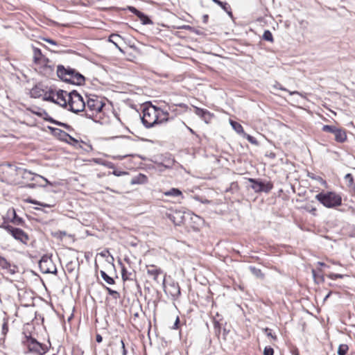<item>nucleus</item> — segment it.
Returning a JSON list of instances; mask_svg holds the SVG:
<instances>
[{"mask_svg":"<svg viewBox=\"0 0 355 355\" xmlns=\"http://www.w3.org/2000/svg\"><path fill=\"white\" fill-rule=\"evenodd\" d=\"M120 343H121V349L122 350V355H126L128 352L125 347V343H124L123 340H121Z\"/></svg>","mask_w":355,"mask_h":355,"instance_id":"09e8293b","label":"nucleus"},{"mask_svg":"<svg viewBox=\"0 0 355 355\" xmlns=\"http://www.w3.org/2000/svg\"><path fill=\"white\" fill-rule=\"evenodd\" d=\"M263 39L266 41L272 42L273 37L271 32L268 30H266L263 34Z\"/></svg>","mask_w":355,"mask_h":355,"instance_id":"72a5a7b5","label":"nucleus"},{"mask_svg":"<svg viewBox=\"0 0 355 355\" xmlns=\"http://www.w3.org/2000/svg\"><path fill=\"white\" fill-rule=\"evenodd\" d=\"M44 40L51 44L57 45V42L55 40L49 38H44Z\"/></svg>","mask_w":355,"mask_h":355,"instance_id":"4d7b16f0","label":"nucleus"},{"mask_svg":"<svg viewBox=\"0 0 355 355\" xmlns=\"http://www.w3.org/2000/svg\"><path fill=\"white\" fill-rule=\"evenodd\" d=\"M68 101V110L73 113L83 112L85 108V101L82 96L76 91L70 92Z\"/></svg>","mask_w":355,"mask_h":355,"instance_id":"39448f33","label":"nucleus"},{"mask_svg":"<svg viewBox=\"0 0 355 355\" xmlns=\"http://www.w3.org/2000/svg\"><path fill=\"white\" fill-rule=\"evenodd\" d=\"M33 61L35 64H41L50 62L49 60L44 55L41 50L36 47H33Z\"/></svg>","mask_w":355,"mask_h":355,"instance_id":"4468645a","label":"nucleus"},{"mask_svg":"<svg viewBox=\"0 0 355 355\" xmlns=\"http://www.w3.org/2000/svg\"><path fill=\"white\" fill-rule=\"evenodd\" d=\"M67 270H68V271H69V272H71L73 271V269H71V268H69L67 267Z\"/></svg>","mask_w":355,"mask_h":355,"instance_id":"338daca9","label":"nucleus"},{"mask_svg":"<svg viewBox=\"0 0 355 355\" xmlns=\"http://www.w3.org/2000/svg\"><path fill=\"white\" fill-rule=\"evenodd\" d=\"M44 121H48L51 123L55 124L58 125V123H59L60 121L53 119L51 116H48L47 118H44Z\"/></svg>","mask_w":355,"mask_h":355,"instance_id":"c03bdc74","label":"nucleus"},{"mask_svg":"<svg viewBox=\"0 0 355 355\" xmlns=\"http://www.w3.org/2000/svg\"><path fill=\"white\" fill-rule=\"evenodd\" d=\"M195 114L200 117L206 123H209L212 119L214 114L207 110L194 107Z\"/></svg>","mask_w":355,"mask_h":355,"instance_id":"2eb2a0df","label":"nucleus"},{"mask_svg":"<svg viewBox=\"0 0 355 355\" xmlns=\"http://www.w3.org/2000/svg\"><path fill=\"white\" fill-rule=\"evenodd\" d=\"M49 63V62H46V64H41V72L46 76H50L54 71L53 67Z\"/></svg>","mask_w":355,"mask_h":355,"instance_id":"4be33fe9","label":"nucleus"},{"mask_svg":"<svg viewBox=\"0 0 355 355\" xmlns=\"http://www.w3.org/2000/svg\"><path fill=\"white\" fill-rule=\"evenodd\" d=\"M15 171L17 172H19V173H20L21 175V178L23 179L31 180V181H34L36 180L37 176H35V173H32L31 171H30L27 169L15 166Z\"/></svg>","mask_w":355,"mask_h":355,"instance_id":"f3484780","label":"nucleus"},{"mask_svg":"<svg viewBox=\"0 0 355 355\" xmlns=\"http://www.w3.org/2000/svg\"><path fill=\"white\" fill-rule=\"evenodd\" d=\"M345 275H340V274H336V273H330L327 275V277L331 279H342L344 277Z\"/></svg>","mask_w":355,"mask_h":355,"instance_id":"c9c22d12","label":"nucleus"},{"mask_svg":"<svg viewBox=\"0 0 355 355\" xmlns=\"http://www.w3.org/2000/svg\"><path fill=\"white\" fill-rule=\"evenodd\" d=\"M179 323H180V319H179V317H177L176 318V320L175 321V323L173 324V329H178L179 327Z\"/></svg>","mask_w":355,"mask_h":355,"instance_id":"603ef678","label":"nucleus"},{"mask_svg":"<svg viewBox=\"0 0 355 355\" xmlns=\"http://www.w3.org/2000/svg\"><path fill=\"white\" fill-rule=\"evenodd\" d=\"M70 92L64 90H59L56 93V103L63 107H68V101Z\"/></svg>","mask_w":355,"mask_h":355,"instance_id":"9b49d317","label":"nucleus"},{"mask_svg":"<svg viewBox=\"0 0 355 355\" xmlns=\"http://www.w3.org/2000/svg\"><path fill=\"white\" fill-rule=\"evenodd\" d=\"M142 113L141 122L146 128H151L168 121V112L151 103H146L143 105Z\"/></svg>","mask_w":355,"mask_h":355,"instance_id":"f257e3e1","label":"nucleus"},{"mask_svg":"<svg viewBox=\"0 0 355 355\" xmlns=\"http://www.w3.org/2000/svg\"><path fill=\"white\" fill-rule=\"evenodd\" d=\"M121 276L123 281L133 279V274L131 272H128L123 265L121 268Z\"/></svg>","mask_w":355,"mask_h":355,"instance_id":"a878e982","label":"nucleus"},{"mask_svg":"<svg viewBox=\"0 0 355 355\" xmlns=\"http://www.w3.org/2000/svg\"><path fill=\"white\" fill-rule=\"evenodd\" d=\"M331 293H329L327 296L325 297L324 300H326L327 298H328L330 295Z\"/></svg>","mask_w":355,"mask_h":355,"instance_id":"774afa93","label":"nucleus"},{"mask_svg":"<svg viewBox=\"0 0 355 355\" xmlns=\"http://www.w3.org/2000/svg\"><path fill=\"white\" fill-rule=\"evenodd\" d=\"M312 275H313L315 282H317V278L318 277V275L316 274V271L314 269L312 270Z\"/></svg>","mask_w":355,"mask_h":355,"instance_id":"052dcab7","label":"nucleus"},{"mask_svg":"<svg viewBox=\"0 0 355 355\" xmlns=\"http://www.w3.org/2000/svg\"><path fill=\"white\" fill-rule=\"evenodd\" d=\"M243 137L250 142L252 144H254V145H256V146H258L259 145V142L256 139V138H254V137L244 132L243 134Z\"/></svg>","mask_w":355,"mask_h":355,"instance_id":"2f4dec72","label":"nucleus"},{"mask_svg":"<svg viewBox=\"0 0 355 355\" xmlns=\"http://www.w3.org/2000/svg\"><path fill=\"white\" fill-rule=\"evenodd\" d=\"M209 16L208 15H204L202 17V21L205 24H207L208 21Z\"/></svg>","mask_w":355,"mask_h":355,"instance_id":"680f3d73","label":"nucleus"},{"mask_svg":"<svg viewBox=\"0 0 355 355\" xmlns=\"http://www.w3.org/2000/svg\"><path fill=\"white\" fill-rule=\"evenodd\" d=\"M0 268L2 270H6L7 272L10 275H15L18 270L17 266L11 264L4 257L0 256Z\"/></svg>","mask_w":355,"mask_h":355,"instance_id":"f8f14e48","label":"nucleus"},{"mask_svg":"<svg viewBox=\"0 0 355 355\" xmlns=\"http://www.w3.org/2000/svg\"><path fill=\"white\" fill-rule=\"evenodd\" d=\"M108 294L112 295L114 299L119 297V293L116 291H114L109 287H105Z\"/></svg>","mask_w":355,"mask_h":355,"instance_id":"f704fd0d","label":"nucleus"},{"mask_svg":"<svg viewBox=\"0 0 355 355\" xmlns=\"http://www.w3.org/2000/svg\"><path fill=\"white\" fill-rule=\"evenodd\" d=\"M66 235H67V233H66V232H64V231H58L54 234L55 236L60 238L61 239L63 238V236H64Z\"/></svg>","mask_w":355,"mask_h":355,"instance_id":"a18cd8bd","label":"nucleus"},{"mask_svg":"<svg viewBox=\"0 0 355 355\" xmlns=\"http://www.w3.org/2000/svg\"><path fill=\"white\" fill-rule=\"evenodd\" d=\"M39 267L42 273H51L56 275L57 268L52 261L51 256L44 254L39 261Z\"/></svg>","mask_w":355,"mask_h":355,"instance_id":"423d86ee","label":"nucleus"},{"mask_svg":"<svg viewBox=\"0 0 355 355\" xmlns=\"http://www.w3.org/2000/svg\"><path fill=\"white\" fill-rule=\"evenodd\" d=\"M164 195L165 196L180 197L181 198H183L182 191L177 188H171L168 191H165Z\"/></svg>","mask_w":355,"mask_h":355,"instance_id":"412c9836","label":"nucleus"},{"mask_svg":"<svg viewBox=\"0 0 355 355\" xmlns=\"http://www.w3.org/2000/svg\"><path fill=\"white\" fill-rule=\"evenodd\" d=\"M147 268L148 275L151 277L155 282L159 283V276L163 274V270L155 265L147 266Z\"/></svg>","mask_w":355,"mask_h":355,"instance_id":"ddd939ff","label":"nucleus"},{"mask_svg":"<svg viewBox=\"0 0 355 355\" xmlns=\"http://www.w3.org/2000/svg\"><path fill=\"white\" fill-rule=\"evenodd\" d=\"M274 87L277 89H281V90H283V91H286V92H288V90L283 87L279 83H277L274 85Z\"/></svg>","mask_w":355,"mask_h":355,"instance_id":"5fc2aeb1","label":"nucleus"},{"mask_svg":"<svg viewBox=\"0 0 355 355\" xmlns=\"http://www.w3.org/2000/svg\"><path fill=\"white\" fill-rule=\"evenodd\" d=\"M263 354L264 355H273L274 349L271 347L267 346L264 348Z\"/></svg>","mask_w":355,"mask_h":355,"instance_id":"e433bc0d","label":"nucleus"},{"mask_svg":"<svg viewBox=\"0 0 355 355\" xmlns=\"http://www.w3.org/2000/svg\"><path fill=\"white\" fill-rule=\"evenodd\" d=\"M57 75L63 81L76 85H83L85 82V76L80 73L71 67L65 68L61 64L57 67Z\"/></svg>","mask_w":355,"mask_h":355,"instance_id":"f03ea898","label":"nucleus"},{"mask_svg":"<svg viewBox=\"0 0 355 355\" xmlns=\"http://www.w3.org/2000/svg\"><path fill=\"white\" fill-rule=\"evenodd\" d=\"M345 180L348 187L355 193V182L351 173H347L345 176Z\"/></svg>","mask_w":355,"mask_h":355,"instance_id":"b1692460","label":"nucleus"},{"mask_svg":"<svg viewBox=\"0 0 355 355\" xmlns=\"http://www.w3.org/2000/svg\"><path fill=\"white\" fill-rule=\"evenodd\" d=\"M168 290L169 294L174 299L178 298L181 294L180 286L177 282H172L170 284Z\"/></svg>","mask_w":355,"mask_h":355,"instance_id":"6ab92c4d","label":"nucleus"},{"mask_svg":"<svg viewBox=\"0 0 355 355\" xmlns=\"http://www.w3.org/2000/svg\"><path fill=\"white\" fill-rule=\"evenodd\" d=\"M35 176H37V178H39L40 179H42L44 182H45V184H41V187H46V186L47 184H49V185H52V183L51 182H49L46 178L40 175H38V174H35Z\"/></svg>","mask_w":355,"mask_h":355,"instance_id":"ea45409f","label":"nucleus"},{"mask_svg":"<svg viewBox=\"0 0 355 355\" xmlns=\"http://www.w3.org/2000/svg\"><path fill=\"white\" fill-rule=\"evenodd\" d=\"M248 181L252 183L251 188L256 193H268L273 187V184L270 182H264L259 179L254 178H249Z\"/></svg>","mask_w":355,"mask_h":355,"instance_id":"1a4fd4ad","label":"nucleus"},{"mask_svg":"<svg viewBox=\"0 0 355 355\" xmlns=\"http://www.w3.org/2000/svg\"><path fill=\"white\" fill-rule=\"evenodd\" d=\"M30 202H31L32 204H34V205H42V206H43V207H49V205H44V204H42V203H40V202H37V201H36V200H31Z\"/></svg>","mask_w":355,"mask_h":355,"instance_id":"13d9d810","label":"nucleus"},{"mask_svg":"<svg viewBox=\"0 0 355 355\" xmlns=\"http://www.w3.org/2000/svg\"><path fill=\"white\" fill-rule=\"evenodd\" d=\"M230 125H232V128L239 134H243V126L238 122L230 120Z\"/></svg>","mask_w":355,"mask_h":355,"instance_id":"cd10ccee","label":"nucleus"},{"mask_svg":"<svg viewBox=\"0 0 355 355\" xmlns=\"http://www.w3.org/2000/svg\"><path fill=\"white\" fill-rule=\"evenodd\" d=\"M101 277L105 280L108 284L112 285L115 283L114 279L110 277L105 271L101 270L100 272Z\"/></svg>","mask_w":355,"mask_h":355,"instance_id":"c756f323","label":"nucleus"},{"mask_svg":"<svg viewBox=\"0 0 355 355\" xmlns=\"http://www.w3.org/2000/svg\"><path fill=\"white\" fill-rule=\"evenodd\" d=\"M45 94V91L40 85H36L30 91V95L32 98H40Z\"/></svg>","mask_w":355,"mask_h":355,"instance_id":"aec40b11","label":"nucleus"},{"mask_svg":"<svg viewBox=\"0 0 355 355\" xmlns=\"http://www.w3.org/2000/svg\"><path fill=\"white\" fill-rule=\"evenodd\" d=\"M289 94H290V95L299 94V92L297 91H294V92H289Z\"/></svg>","mask_w":355,"mask_h":355,"instance_id":"69168bd1","label":"nucleus"},{"mask_svg":"<svg viewBox=\"0 0 355 355\" xmlns=\"http://www.w3.org/2000/svg\"><path fill=\"white\" fill-rule=\"evenodd\" d=\"M324 278L322 275H318V277L317 278V282H315L317 284H320V282H324Z\"/></svg>","mask_w":355,"mask_h":355,"instance_id":"864d4df0","label":"nucleus"},{"mask_svg":"<svg viewBox=\"0 0 355 355\" xmlns=\"http://www.w3.org/2000/svg\"><path fill=\"white\" fill-rule=\"evenodd\" d=\"M35 187H36L35 184H28L27 185V187L31 188V189H34V188H35Z\"/></svg>","mask_w":355,"mask_h":355,"instance_id":"0e129e2a","label":"nucleus"},{"mask_svg":"<svg viewBox=\"0 0 355 355\" xmlns=\"http://www.w3.org/2000/svg\"><path fill=\"white\" fill-rule=\"evenodd\" d=\"M121 40L120 35L117 34H112L108 39L110 42H112L120 51H123L120 46L118 45V42Z\"/></svg>","mask_w":355,"mask_h":355,"instance_id":"393cba45","label":"nucleus"},{"mask_svg":"<svg viewBox=\"0 0 355 355\" xmlns=\"http://www.w3.org/2000/svg\"><path fill=\"white\" fill-rule=\"evenodd\" d=\"M322 130L323 132L333 134L337 142L343 143L347 139L346 132L343 128L334 125H324Z\"/></svg>","mask_w":355,"mask_h":355,"instance_id":"6e6552de","label":"nucleus"},{"mask_svg":"<svg viewBox=\"0 0 355 355\" xmlns=\"http://www.w3.org/2000/svg\"><path fill=\"white\" fill-rule=\"evenodd\" d=\"M104 106L105 103L98 97L95 96L92 97H87L83 116L96 121V120L95 118L97 117V115L103 111Z\"/></svg>","mask_w":355,"mask_h":355,"instance_id":"7ed1b4c3","label":"nucleus"},{"mask_svg":"<svg viewBox=\"0 0 355 355\" xmlns=\"http://www.w3.org/2000/svg\"><path fill=\"white\" fill-rule=\"evenodd\" d=\"M69 139L70 141H69L70 143L71 141H73L74 143V144H76L78 143V141L77 139H76L75 138H73V137H71V135H69V136L67 137V139Z\"/></svg>","mask_w":355,"mask_h":355,"instance_id":"6e6d98bb","label":"nucleus"},{"mask_svg":"<svg viewBox=\"0 0 355 355\" xmlns=\"http://www.w3.org/2000/svg\"><path fill=\"white\" fill-rule=\"evenodd\" d=\"M214 329H215V332L216 334H220V324L218 321H214Z\"/></svg>","mask_w":355,"mask_h":355,"instance_id":"a19ab883","label":"nucleus"},{"mask_svg":"<svg viewBox=\"0 0 355 355\" xmlns=\"http://www.w3.org/2000/svg\"><path fill=\"white\" fill-rule=\"evenodd\" d=\"M315 199L327 208H334L341 205L340 195L334 191H322L315 196Z\"/></svg>","mask_w":355,"mask_h":355,"instance_id":"20e7f679","label":"nucleus"},{"mask_svg":"<svg viewBox=\"0 0 355 355\" xmlns=\"http://www.w3.org/2000/svg\"><path fill=\"white\" fill-rule=\"evenodd\" d=\"M168 217L175 225H180L184 223V216L180 211H175L172 214H170Z\"/></svg>","mask_w":355,"mask_h":355,"instance_id":"a211bd4d","label":"nucleus"},{"mask_svg":"<svg viewBox=\"0 0 355 355\" xmlns=\"http://www.w3.org/2000/svg\"><path fill=\"white\" fill-rule=\"evenodd\" d=\"M13 217L11 218L10 222L16 225H23L24 221V220L19 217L15 210L12 211Z\"/></svg>","mask_w":355,"mask_h":355,"instance_id":"c85d7f7f","label":"nucleus"},{"mask_svg":"<svg viewBox=\"0 0 355 355\" xmlns=\"http://www.w3.org/2000/svg\"><path fill=\"white\" fill-rule=\"evenodd\" d=\"M349 349L348 345L345 344H341L338 346L337 353L338 355H346Z\"/></svg>","mask_w":355,"mask_h":355,"instance_id":"7c9ffc66","label":"nucleus"},{"mask_svg":"<svg viewBox=\"0 0 355 355\" xmlns=\"http://www.w3.org/2000/svg\"><path fill=\"white\" fill-rule=\"evenodd\" d=\"M250 270L252 272V273L255 276L259 277H263V275L260 269L257 268L254 266H250Z\"/></svg>","mask_w":355,"mask_h":355,"instance_id":"473e14b6","label":"nucleus"},{"mask_svg":"<svg viewBox=\"0 0 355 355\" xmlns=\"http://www.w3.org/2000/svg\"><path fill=\"white\" fill-rule=\"evenodd\" d=\"M26 343L30 352L37 354L38 355H43L46 351V347L44 345L39 343L35 338L31 336H26Z\"/></svg>","mask_w":355,"mask_h":355,"instance_id":"9d476101","label":"nucleus"},{"mask_svg":"<svg viewBox=\"0 0 355 355\" xmlns=\"http://www.w3.org/2000/svg\"><path fill=\"white\" fill-rule=\"evenodd\" d=\"M140 21H141V24L144 25H148V24H153V21L144 13L140 12V14L137 17Z\"/></svg>","mask_w":355,"mask_h":355,"instance_id":"bb28decb","label":"nucleus"},{"mask_svg":"<svg viewBox=\"0 0 355 355\" xmlns=\"http://www.w3.org/2000/svg\"><path fill=\"white\" fill-rule=\"evenodd\" d=\"M8 331V322L6 321H4V322L2 325V334L3 335H6Z\"/></svg>","mask_w":355,"mask_h":355,"instance_id":"de8ad7c7","label":"nucleus"},{"mask_svg":"<svg viewBox=\"0 0 355 355\" xmlns=\"http://www.w3.org/2000/svg\"><path fill=\"white\" fill-rule=\"evenodd\" d=\"M48 128L51 131V132L55 137H57L59 139L63 141H66L69 144L70 142L67 140V137L69 136V134L66 132L62 130L61 129L53 128L51 126H48Z\"/></svg>","mask_w":355,"mask_h":355,"instance_id":"dca6fc26","label":"nucleus"},{"mask_svg":"<svg viewBox=\"0 0 355 355\" xmlns=\"http://www.w3.org/2000/svg\"><path fill=\"white\" fill-rule=\"evenodd\" d=\"M128 10H130L132 13L135 14L137 17L140 14L141 11L137 10L136 8L133 6H128Z\"/></svg>","mask_w":355,"mask_h":355,"instance_id":"79ce46f5","label":"nucleus"},{"mask_svg":"<svg viewBox=\"0 0 355 355\" xmlns=\"http://www.w3.org/2000/svg\"><path fill=\"white\" fill-rule=\"evenodd\" d=\"M58 125L63 127V128H64L65 129H67L69 131H71V130H73V128H72V127L71 125H69L67 123H62V122H60V121L59 122V123H58Z\"/></svg>","mask_w":355,"mask_h":355,"instance_id":"37998d69","label":"nucleus"},{"mask_svg":"<svg viewBox=\"0 0 355 355\" xmlns=\"http://www.w3.org/2000/svg\"><path fill=\"white\" fill-rule=\"evenodd\" d=\"M317 264H318V265H319V266H322V267H327V268H328V267H329L326 263H323V262H321V261H318V262L317 263Z\"/></svg>","mask_w":355,"mask_h":355,"instance_id":"e2e57ef3","label":"nucleus"},{"mask_svg":"<svg viewBox=\"0 0 355 355\" xmlns=\"http://www.w3.org/2000/svg\"><path fill=\"white\" fill-rule=\"evenodd\" d=\"M44 94H46V93ZM44 100L56 103V101H55L56 98H55L54 96H51V95H49V96L45 95V96L44 97Z\"/></svg>","mask_w":355,"mask_h":355,"instance_id":"49530a36","label":"nucleus"},{"mask_svg":"<svg viewBox=\"0 0 355 355\" xmlns=\"http://www.w3.org/2000/svg\"><path fill=\"white\" fill-rule=\"evenodd\" d=\"M37 114L38 116L42 117L44 120V118H47L48 116H49V114L45 110H42V112H38V113H37Z\"/></svg>","mask_w":355,"mask_h":355,"instance_id":"8fccbe9b","label":"nucleus"},{"mask_svg":"<svg viewBox=\"0 0 355 355\" xmlns=\"http://www.w3.org/2000/svg\"><path fill=\"white\" fill-rule=\"evenodd\" d=\"M1 227L10 234L16 240H18L23 243H26L28 241V236L21 229L13 227L9 224H3Z\"/></svg>","mask_w":355,"mask_h":355,"instance_id":"0eeeda50","label":"nucleus"},{"mask_svg":"<svg viewBox=\"0 0 355 355\" xmlns=\"http://www.w3.org/2000/svg\"><path fill=\"white\" fill-rule=\"evenodd\" d=\"M304 209L306 210L307 211L311 213L313 215L316 214L317 209L315 207H311L309 205H306L304 207Z\"/></svg>","mask_w":355,"mask_h":355,"instance_id":"4c0bfd02","label":"nucleus"},{"mask_svg":"<svg viewBox=\"0 0 355 355\" xmlns=\"http://www.w3.org/2000/svg\"><path fill=\"white\" fill-rule=\"evenodd\" d=\"M96 340L98 343H101L102 340H103L102 336L100 334H96Z\"/></svg>","mask_w":355,"mask_h":355,"instance_id":"bf43d9fd","label":"nucleus"},{"mask_svg":"<svg viewBox=\"0 0 355 355\" xmlns=\"http://www.w3.org/2000/svg\"><path fill=\"white\" fill-rule=\"evenodd\" d=\"M37 114L38 116L42 117L44 120V118H47L48 116H49V114L45 110H42V112H38V113H37Z\"/></svg>","mask_w":355,"mask_h":355,"instance_id":"3c124183","label":"nucleus"},{"mask_svg":"<svg viewBox=\"0 0 355 355\" xmlns=\"http://www.w3.org/2000/svg\"><path fill=\"white\" fill-rule=\"evenodd\" d=\"M263 331L266 334L267 336L271 337L273 340L277 339V336L272 334V330L270 329L265 328Z\"/></svg>","mask_w":355,"mask_h":355,"instance_id":"58836bf2","label":"nucleus"},{"mask_svg":"<svg viewBox=\"0 0 355 355\" xmlns=\"http://www.w3.org/2000/svg\"><path fill=\"white\" fill-rule=\"evenodd\" d=\"M212 1L214 2L215 3H216L217 5H218L219 6H220L221 8L224 11H225L228 14L229 16L232 17V10H231L230 6L228 5L227 3L223 2L220 0H212Z\"/></svg>","mask_w":355,"mask_h":355,"instance_id":"5701e85b","label":"nucleus"}]
</instances>
